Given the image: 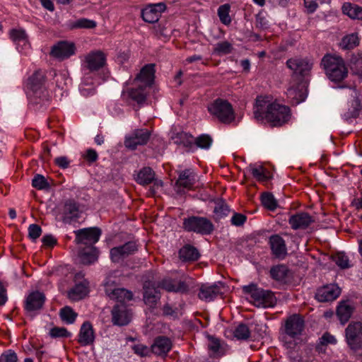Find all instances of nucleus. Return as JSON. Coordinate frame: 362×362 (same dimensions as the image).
Listing matches in <instances>:
<instances>
[{
    "label": "nucleus",
    "mask_w": 362,
    "mask_h": 362,
    "mask_svg": "<svg viewBox=\"0 0 362 362\" xmlns=\"http://www.w3.org/2000/svg\"><path fill=\"white\" fill-rule=\"evenodd\" d=\"M255 119L272 127H279L291 117L288 107L279 104L269 96H258L253 108Z\"/></svg>",
    "instance_id": "obj_1"
},
{
    "label": "nucleus",
    "mask_w": 362,
    "mask_h": 362,
    "mask_svg": "<svg viewBox=\"0 0 362 362\" xmlns=\"http://www.w3.org/2000/svg\"><path fill=\"white\" fill-rule=\"evenodd\" d=\"M321 64L332 81L340 82L348 75V69L340 56L326 54L322 59Z\"/></svg>",
    "instance_id": "obj_2"
},
{
    "label": "nucleus",
    "mask_w": 362,
    "mask_h": 362,
    "mask_svg": "<svg viewBox=\"0 0 362 362\" xmlns=\"http://www.w3.org/2000/svg\"><path fill=\"white\" fill-rule=\"evenodd\" d=\"M106 63L105 54L100 50L91 51L81 58V71L85 82L93 78L95 72L104 67Z\"/></svg>",
    "instance_id": "obj_3"
},
{
    "label": "nucleus",
    "mask_w": 362,
    "mask_h": 362,
    "mask_svg": "<svg viewBox=\"0 0 362 362\" xmlns=\"http://www.w3.org/2000/svg\"><path fill=\"white\" fill-rule=\"evenodd\" d=\"M243 291L250 295L251 301L257 307H273L276 304V298L271 291L259 288L255 284L243 286Z\"/></svg>",
    "instance_id": "obj_4"
},
{
    "label": "nucleus",
    "mask_w": 362,
    "mask_h": 362,
    "mask_svg": "<svg viewBox=\"0 0 362 362\" xmlns=\"http://www.w3.org/2000/svg\"><path fill=\"white\" fill-rule=\"evenodd\" d=\"M208 111L211 115L223 124H230L235 119L232 105L222 98H217L211 103L208 105Z\"/></svg>",
    "instance_id": "obj_5"
},
{
    "label": "nucleus",
    "mask_w": 362,
    "mask_h": 362,
    "mask_svg": "<svg viewBox=\"0 0 362 362\" xmlns=\"http://www.w3.org/2000/svg\"><path fill=\"white\" fill-rule=\"evenodd\" d=\"M183 228L188 232L209 235L213 231L214 226L205 217L192 216L184 219Z\"/></svg>",
    "instance_id": "obj_6"
},
{
    "label": "nucleus",
    "mask_w": 362,
    "mask_h": 362,
    "mask_svg": "<svg viewBox=\"0 0 362 362\" xmlns=\"http://www.w3.org/2000/svg\"><path fill=\"white\" fill-rule=\"evenodd\" d=\"M45 74L42 71H35L29 78L27 87L29 95L35 98L47 99V90L44 86Z\"/></svg>",
    "instance_id": "obj_7"
},
{
    "label": "nucleus",
    "mask_w": 362,
    "mask_h": 362,
    "mask_svg": "<svg viewBox=\"0 0 362 362\" xmlns=\"http://www.w3.org/2000/svg\"><path fill=\"white\" fill-rule=\"evenodd\" d=\"M287 67L296 76H308L313 66V60L308 57H295L287 60Z\"/></svg>",
    "instance_id": "obj_8"
},
{
    "label": "nucleus",
    "mask_w": 362,
    "mask_h": 362,
    "mask_svg": "<svg viewBox=\"0 0 362 362\" xmlns=\"http://www.w3.org/2000/svg\"><path fill=\"white\" fill-rule=\"evenodd\" d=\"M347 344L351 349H359L362 347V323L351 322L345 329Z\"/></svg>",
    "instance_id": "obj_9"
},
{
    "label": "nucleus",
    "mask_w": 362,
    "mask_h": 362,
    "mask_svg": "<svg viewBox=\"0 0 362 362\" xmlns=\"http://www.w3.org/2000/svg\"><path fill=\"white\" fill-rule=\"evenodd\" d=\"M151 136V132L146 129H137L126 136L124 145L127 148L134 150L138 146L147 144Z\"/></svg>",
    "instance_id": "obj_10"
},
{
    "label": "nucleus",
    "mask_w": 362,
    "mask_h": 362,
    "mask_svg": "<svg viewBox=\"0 0 362 362\" xmlns=\"http://www.w3.org/2000/svg\"><path fill=\"white\" fill-rule=\"evenodd\" d=\"M45 301V296L42 293L32 292L25 298V310L29 315L33 316L42 308Z\"/></svg>",
    "instance_id": "obj_11"
},
{
    "label": "nucleus",
    "mask_w": 362,
    "mask_h": 362,
    "mask_svg": "<svg viewBox=\"0 0 362 362\" xmlns=\"http://www.w3.org/2000/svg\"><path fill=\"white\" fill-rule=\"evenodd\" d=\"M76 242L84 245H93L100 237L101 230L98 228H87L74 231Z\"/></svg>",
    "instance_id": "obj_12"
},
{
    "label": "nucleus",
    "mask_w": 362,
    "mask_h": 362,
    "mask_svg": "<svg viewBox=\"0 0 362 362\" xmlns=\"http://www.w3.org/2000/svg\"><path fill=\"white\" fill-rule=\"evenodd\" d=\"M76 47L73 42L61 41L54 45L51 50V55L59 59L64 60L75 54Z\"/></svg>",
    "instance_id": "obj_13"
},
{
    "label": "nucleus",
    "mask_w": 362,
    "mask_h": 362,
    "mask_svg": "<svg viewBox=\"0 0 362 362\" xmlns=\"http://www.w3.org/2000/svg\"><path fill=\"white\" fill-rule=\"evenodd\" d=\"M132 313L124 304H117L112 310V322L118 326H124L129 323Z\"/></svg>",
    "instance_id": "obj_14"
},
{
    "label": "nucleus",
    "mask_w": 362,
    "mask_h": 362,
    "mask_svg": "<svg viewBox=\"0 0 362 362\" xmlns=\"http://www.w3.org/2000/svg\"><path fill=\"white\" fill-rule=\"evenodd\" d=\"M137 247L134 242H128L123 245L115 247L110 250V257L114 262H120L129 255L136 251Z\"/></svg>",
    "instance_id": "obj_15"
},
{
    "label": "nucleus",
    "mask_w": 362,
    "mask_h": 362,
    "mask_svg": "<svg viewBox=\"0 0 362 362\" xmlns=\"http://www.w3.org/2000/svg\"><path fill=\"white\" fill-rule=\"evenodd\" d=\"M304 327V321L298 315H293L288 317L285 323L286 334L291 338L299 336Z\"/></svg>",
    "instance_id": "obj_16"
},
{
    "label": "nucleus",
    "mask_w": 362,
    "mask_h": 362,
    "mask_svg": "<svg viewBox=\"0 0 362 362\" xmlns=\"http://www.w3.org/2000/svg\"><path fill=\"white\" fill-rule=\"evenodd\" d=\"M166 8L163 3L149 4L141 11V16L144 21L153 23L159 20L160 14Z\"/></svg>",
    "instance_id": "obj_17"
},
{
    "label": "nucleus",
    "mask_w": 362,
    "mask_h": 362,
    "mask_svg": "<svg viewBox=\"0 0 362 362\" xmlns=\"http://www.w3.org/2000/svg\"><path fill=\"white\" fill-rule=\"evenodd\" d=\"M105 293L107 296L110 299L121 303V304H124V303L131 300L133 298L132 293L125 288H113L109 283L105 284Z\"/></svg>",
    "instance_id": "obj_18"
},
{
    "label": "nucleus",
    "mask_w": 362,
    "mask_h": 362,
    "mask_svg": "<svg viewBox=\"0 0 362 362\" xmlns=\"http://www.w3.org/2000/svg\"><path fill=\"white\" fill-rule=\"evenodd\" d=\"M339 294L340 288L337 285L328 284L317 289L315 298L320 302H328L335 300Z\"/></svg>",
    "instance_id": "obj_19"
},
{
    "label": "nucleus",
    "mask_w": 362,
    "mask_h": 362,
    "mask_svg": "<svg viewBox=\"0 0 362 362\" xmlns=\"http://www.w3.org/2000/svg\"><path fill=\"white\" fill-rule=\"evenodd\" d=\"M313 222V218L306 212L296 213L288 219V223L293 230L306 229Z\"/></svg>",
    "instance_id": "obj_20"
},
{
    "label": "nucleus",
    "mask_w": 362,
    "mask_h": 362,
    "mask_svg": "<svg viewBox=\"0 0 362 362\" xmlns=\"http://www.w3.org/2000/svg\"><path fill=\"white\" fill-rule=\"evenodd\" d=\"M349 95L351 98V108L344 113L342 115L344 120L349 122L354 118H356L359 115V112L361 108V101L358 100V93L354 88H349Z\"/></svg>",
    "instance_id": "obj_21"
},
{
    "label": "nucleus",
    "mask_w": 362,
    "mask_h": 362,
    "mask_svg": "<svg viewBox=\"0 0 362 362\" xmlns=\"http://www.w3.org/2000/svg\"><path fill=\"white\" fill-rule=\"evenodd\" d=\"M155 69L154 64L145 65L134 79V83H139L145 87L150 86L154 80Z\"/></svg>",
    "instance_id": "obj_22"
},
{
    "label": "nucleus",
    "mask_w": 362,
    "mask_h": 362,
    "mask_svg": "<svg viewBox=\"0 0 362 362\" xmlns=\"http://www.w3.org/2000/svg\"><path fill=\"white\" fill-rule=\"evenodd\" d=\"M158 286L155 283L146 281L144 284V300L150 307L156 305L160 299Z\"/></svg>",
    "instance_id": "obj_23"
},
{
    "label": "nucleus",
    "mask_w": 362,
    "mask_h": 362,
    "mask_svg": "<svg viewBox=\"0 0 362 362\" xmlns=\"http://www.w3.org/2000/svg\"><path fill=\"white\" fill-rule=\"evenodd\" d=\"M10 38L15 43L19 52H26L30 49L28 36L25 30L21 29H13L10 31Z\"/></svg>",
    "instance_id": "obj_24"
},
{
    "label": "nucleus",
    "mask_w": 362,
    "mask_h": 362,
    "mask_svg": "<svg viewBox=\"0 0 362 362\" xmlns=\"http://www.w3.org/2000/svg\"><path fill=\"white\" fill-rule=\"evenodd\" d=\"M95 340V334L92 325L89 322H85L81 327L78 333V342L81 346L92 344Z\"/></svg>",
    "instance_id": "obj_25"
},
{
    "label": "nucleus",
    "mask_w": 362,
    "mask_h": 362,
    "mask_svg": "<svg viewBox=\"0 0 362 362\" xmlns=\"http://www.w3.org/2000/svg\"><path fill=\"white\" fill-rule=\"evenodd\" d=\"M88 282L86 279H83L78 283H76L68 293L69 298L74 301H78L85 298L88 292Z\"/></svg>",
    "instance_id": "obj_26"
},
{
    "label": "nucleus",
    "mask_w": 362,
    "mask_h": 362,
    "mask_svg": "<svg viewBox=\"0 0 362 362\" xmlns=\"http://www.w3.org/2000/svg\"><path fill=\"white\" fill-rule=\"evenodd\" d=\"M172 348V341L166 337L160 336L155 339L151 345V351L153 354L163 356L167 354Z\"/></svg>",
    "instance_id": "obj_27"
},
{
    "label": "nucleus",
    "mask_w": 362,
    "mask_h": 362,
    "mask_svg": "<svg viewBox=\"0 0 362 362\" xmlns=\"http://www.w3.org/2000/svg\"><path fill=\"white\" fill-rule=\"evenodd\" d=\"M171 139L177 145H182L189 151H194V139L191 134L185 132H173Z\"/></svg>",
    "instance_id": "obj_28"
},
{
    "label": "nucleus",
    "mask_w": 362,
    "mask_h": 362,
    "mask_svg": "<svg viewBox=\"0 0 362 362\" xmlns=\"http://www.w3.org/2000/svg\"><path fill=\"white\" fill-rule=\"evenodd\" d=\"M158 286L169 292L185 293L188 290V286L185 281H176L169 279H163Z\"/></svg>",
    "instance_id": "obj_29"
},
{
    "label": "nucleus",
    "mask_w": 362,
    "mask_h": 362,
    "mask_svg": "<svg viewBox=\"0 0 362 362\" xmlns=\"http://www.w3.org/2000/svg\"><path fill=\"white\" fill-rule=\"evenodd\" d=\"M269 243L273 254L277 257H284L287 253L284 240L279 235L270 237Z\"/></svg>",
    "instance_id": "obj_30"
},
{
    "label": "nucleus",
    "mask_w": 362,
    "mask_h": 362,
    "mask_svg": "<svg viewBox=\"0 0 362 362\" xmlns=\"http://www.w3.org/2000/svg\"><path fill=\"white\" fill-rule=\"evenodd\" d=\"M220 293V288L216 284L202 285L198 296L201 300L209 302L213 300Z\"/></svg>",
    "instance_id": "obj_31"
},
{
    "label": "nucleus",
    "mask_w": 362,
    "mask_h": 362,
    "mask_svg": "<svg viewBox=\"0 0 362 362\" xmlns=\"http://www.w3.org/2000/svg\"><path fill=\"white\" fill-rule=\"evenodd\" d=\"M354 308L349 301H341L337 308V315L342 325L346 323L350 319Z\"/></svg>",
    "instance_id": "obj_32"
},
{
    "label": "nucleus",
    "mask_w": 362,
    "mask_h": 362,
    "mask_svg": "<svg viewBox=\"0 0 362 362\" xmlns=\"http://www.w3.org/2000/svg\"><path fill=\"white\" fill-rule=\"evenodd\" d=\"M196 181V174L192 169H186L179 174L176 184L184 188L190 189Z\"/></svg>",
    "instance_id": "obj_33"
},
{
    "label": "nucleus",
    "mask_w": 362,
    "mask_h": 362,
    "mask_svg": "<svg viewBox=\"0 0 362 362\" xmlns=\"http://www.w3.org/2000/svg\"><path fill=\"white\" fill-rule=\"evenodd\" d=\"M341 9L343 13L350 18L362 20V7L350 2H345L343 4Z\"/></svg>",
    "instance_id": "obj_34"
},
{
    "label": "nucleus",
    "mask_w": 362,
    "mask_h": 362,
    "mask_svg": "<svg viewBox=\"0 0 362 362\" xmlns=\"http://www.w3.org/2000/svg\"><path fill=\"white\" fill-rule=\"evenodd\" d=\"M80 261L83 264H91L95 262L98 258V250L92 247L83 250L79 255Z\"/></svg>",
    "instance_id": "obj_35"
},
{
    "label": "nucleus",
    "mask_w": 362,
    "mask_h": 362,
    "mask_svg": "<svg viewBox=\"0 0 362 362\" xmlns=\"http://www.w3.org/2000/svg\"><path fill=\"white\" fill-rule=\"evenodd\" d=\"M179 256L183 261H195L199 258V253L194 246L186 245L180 250Z\"/></svg>",
    "instance_id": "obj_36"
},
{
    "label": "nucleus",
    "mask_w": 362,
    "mask_h": 362,
    "mask_svg": "<svg viewBox=\"0 0 362 362\" xmlns=\"http://www.w3.org/2000/svg\"><path fill=\"white\" fill-rule=\"evenodd\" d=\"M134 84L136 85L138 87L132 88L129 91V96L138 104H144L146 101L147 95L146 91V87L139 83Z\"/></svg>",
    "instance_id": "obj_37"
},
{
    "label": "nucleus",
    "mask_w": 362,
    "mask_h": 362,
    "mask_svg": "<svg viewBox=\"0 0 362 362\" xmlns=\"http://www.w3.org/2000/svg\"><path fill=\"white\" fill-rule=\"evenodd\" d=\"M287 97L291 100L293 105H298L305 99V94L303 88L290 87L287 90Z\"/></svg>",
    "instance_id": "obj_38"
},
{
    "label": "nucleus",
    "mask_w": 362,
    "mask_h": 362,
    "mask_svg": "<svg viewBox=\"0 0 362 362\" xmlns=\"http://www.w3.org/2000/svg\"><path fill=\"white\" fill-rule=\"evenodd\" d=\"M359 44V37L357 33L346 35L342 37L339 47L344 50H349L355 48Z\"/></svg>",
    "instance_id": "obj_39"
},
{
    "label": "nucleus",
    "mask_w": 362,
    "mask_h": 362,
    "mask_svg": "<svg viewBox=\"0 0 362 362\" xmlns=\"http://www.w3.org/2000/svg\"><path fill=\"white\" fill-rule=\"evenodd\" d=\"M155 173L149 167L142 168L136 178V182L141 185H147L154 180Z\"/></svg>",
    "instance_id": "obj_40"
},
{
    "label": "nucleus",
    "mask_w": 362,
    "mask_h": 362,
    "mask_svg": "<svg viewBox=\"0 0 362 362\" xmlns=\"http://www.w3.org/2000/svg\"><path fill=\"white\" fill-rule=\"evenodd\" d=\"M207 346L210 354L214 356H219L223 354L224 348L220 340L216 337L209 336Z\"/></svg>",
    "instance_id": "obj_41"
},
{
    "label": "nucleus",
    "mask_w": 362,
    "mask_h": 362,
    "mask_svg": "<svg viewBox=\"0 0 362 362\" xmlns=\"http://www.w3.org/2000/svg\"><path fill=\"white\" fill-rule=\"evenodd\" d=\"M247 170L259 181H267L270 177L268 171L262 165L250 164L247 167Z\"/></svg>",
    "instance_id": "obj_42"
},
{
    "label": "nucleus",
    "mask_w": 362,
    "mask_h": 362,
    "mask_svg": "<svg viewBox=\"0 0 362 362\" xmlns=\"http://www.w3.org/2000/svg\"><path fill=\"white\" fill-rule=\"evenodd\" d=\"M64 220H72L79 217L78 206L74 202L69 201L64 205Z\"/></svg>",
    "instance_id": "obj_43"
},
{
    "label": "nucleus",
    "mask_w": 362,
    "mask_h": 362,
    "mask_svg": "<svg viewBox=\"0 0 362 362\" xmlns=\"http://www.w3.org/2000/svg\"><path fill=\"white\" fill-rule=\"evenodd\" d=\"M288 272V268L284 264L274 266L270 269V274L272 279L279 281H284L287 277Z\"/></svg>",
    "instance_id": "obj_44"
},
{
    "label": "nucleus",
    "mask_w": 362,
    "mask_h": 362,
    "mask_svg": "<svg viewBox=\"0 0 362 362\" xmlns=\"http://www.w3.org/2000/svg\"><path fill=\"white\" fill-rule=\"evenodd\" d=\"M233 49V45L228 41L224 40L214 45L213 53L218 56H222L231 53Z\"/></svg>",
    "instance_id": "obj_45"
},
{
    "label": "nucleus",
    "mask_w": 362,
    "mask_h": 362,
    "mask_svg": "<svg viewBox=\"0 0 362 362\" xmlns=\"http://www.w3.org/2000/svg\"><path fill=\"white\" fill-rule=\"evenodd\" d=\"M96 25L97 23L95 21L85 18L77 19L70 23V28L71 29H93L95 28Z\"/></svg>",
    "instance_id": "obj_46"
},
{
    "label": "nucleus",
    "mask_w": 362,
    "mask_h": 362,
    "mask_svg": "<svg viewBox=\"0 0 362 362\" xmlns=\"http://www.w3.org/2000/svg\"><path fill=\"white\" fill-rule=\"evenodd\" d=\"M230 209L228 206L223 202L216 203L214 209V218L220 220L228 215Z\"/></svg>",
    "instance_id": "obj_47"
},
{
    "label": "nucleus",
    "mask_w": 362,
    "mask_h": 362,
    "mask_svg": "<svg viewBox=\"0 0 362 362\" xmlns=\"http://www.w3.org/2000/svg\"><path fill=\"white\" fill-rule=\"evenodd\" d=\"M77 314L70 307H64L60 310V317L66 324H72L76 320Z\"/></svg>",
    "instance_id": "obj_48"
},
{
    "label": "nucleus",
    "mask_w": 362,
    "mask_h": 362,
    "mask_svg": "<svg viewBox=\"0 0 362 362\" xmlns=\"http://www.w3.org/2000/svg\"><path fill=\"white\" fill-rule=\"evenodd\" d=\"M93 85V78L88 79V82H85L84 75H83L82 81L80 84L79 90L83 96H90L95 93Z\"/></svg>",
    "instance_id": "obj_49"
},
{
    "label": "nucleus",
    "mask_w": 362,
    "mask_h": 362,
    "mask_svg": "<svg viewBox=\"0 0 362 362\" xmlns=\"http://www.w3.org/2000/svg\"><path fill=\"white\" fill-rule=\"evenodd\" d=\"M212 139L207 134H202L194 139V150L198 147L202 149H209L212 144Z\"/></svg>",
    "instance_id": "obj_50"
},
{
    "label": "nucleus",
    "mask_w": 362,
    "mask_h": 362,
    "mask_svg": "<svg viewBox=\"0 0 362 362\" xmlns=\"http://www.w3.org/2000/svg\"><path fill=\"white\" fill-rule=\"evenodd\" d=\"M234 337L239 340H246L250 336V331L245 324L238 325L233 332Z\"/></svg>",
    "instance_id": "obj_51"
},
{
    "label": "nucleus",
    "mask_w": 362,
    "mask_h": 362,
    "mask_svg": "<svg viewBox=\"0 0 362 362\" xmlns=\"http://www.w3.org/2000/svg\"><path fill=\"white\" fill-rule=\"evenodd\" d=\"M335 264L341 269H347L351 267L347 255L344 252H338L332 257Z\"/></svg>",
    "instance_id": "obj_52"
},
{
    "label": "nucleus",
    "mask_w": 362,
    "mask_h": 362,
    "mask_svg": "<svg viewBox=\"0 0 362 362\" xmlns=\"http://www.w3.org/2000/svg\"><path fill=\"white\" fill-rule=\"evenodd\" d=\"M229 11L230 6L228 4L221 5L218 9V15L220 21L225 25H228L231 22Z\"/></svg>",
    "instance_id": "obj_53"
},
{
    "label": "nucleus",
    "mask_w": 362,
    "mask_h": 362,
    "mask_svg": "<svg viewBox=\"0 0 362 362\" xmlns=\"http://www.w3.org/2000/svg\"><path fill=\"white\" fill-rule=\"evenodd\" d=\"M262 204L266 208L269 210H274L276 206V201L274 199V196L270 193H264L261 197Z\"/></svg>",
    "instance_id": "obj_54"
},
{
    "label": "nucleus",
    "mask_w": 362,
    "mask_h": 362,
    "mask_svg": "<svg viewBox=\"0 0 362 362\" xmlns=\"http://www.w3.org/2000/svg\"><path fill=\"white\" fill-rule=\"evenodd\" d=\"M33 187L42 190L49 187V184L45 177L41 175H36L32 180Z\"/></svg>",
    "instance_id": "obj_55"
},
{
    "label": "nucleus",
    "mask_w": 362,
    "mask_h": 362,
    "mask_svg": "<svg viewBox=\"0 0 362 362\" xmlns=\"http://www.w3.org/2000/svg\"><path fill=\"white\" fill-rule=\"evenodd\" d=\"M331 0H304V5L309 13L315 12L319 4H329Z\"/></svg>",
    "instance_id": "obj_56"
},
{
    "label": "nucleus",
    "mask_w": 362,
    "mask_h": 362,
    "mask_svg": "<svg viewBox=\"0 0 362 362\" xmlns=\"http://www.w3.org/2000/svg\"><path fill=\"white\" fill-rule=\"evenodd\" d=\"M28 237L33 241H36V240L42 234V228L37 224H30L28 227Z\"/></svg>",
    "instance_id": "obj_57"
},
{
    "label": "nucleus",
    "mask_w": 362,
    "mask_h": 362,
    "mask_svg": "<svg viewBox=\"0 0 362 362\" xmlns=\"http://www.w3.org/2000/svg\"><path fill=\"white\" fill-rule=\"evenodd\" d=\"M336 343L337 339L334 336L326 332L319 339V344L317 348L320 349V346L327 345L329 344H335Z\"/></svg>",
    "instance_id": "obj_58"
},
{
    "label": "nucleus",
    "mask_w": 362,
    "mask_h": 362,
    "mask_svg": "<svg viewBox=\"0 0 362 362\" xmlns=\"http://www.w3.org/2000/svg\"><path fill=\"white\" fill-rule=\"evenodd\" d=\"M49 334L52 337H67L71 334L64 327H54L50 329Z\"/></svg>",
    "instance_id": "obj_59"
},
{
    "label": "nucleus",
    "mask_w": 362,
    "mask_h": 362,
    "mask_svg": "<svg viewBox=\"0 0 362 362\" xmlns=\"http://www.w3.org/2000/svg\"><path fill=\"white\" fill-rule=\"evenodd\" d=\"M1 362H17V354L12 350H8L1 355Z\"/></svg>",
    "instance_id": "obj_60"
},
{
    "label": "nucleus",
    "mask_w": 362,
    "mask_h": 362,
    "mask_svg": "<svg viewBox=\"0 0 362 362\" xmlns=\"http://www.w3.org/2000/svg\"><path fill=\"white\" fill-rule=\"evenodd\" d=\"M247 218L245 215L242 214L234 213L233 216L231 217V223L235 226H241L246 221Z\"/></svg>",
    "instance_id": "obj_61"
},
{
    "label": "nucleus",
    "mask_w": 362,
    "mask_h": 362,
    "mask_svg": "<svg viewBox=\"0 0 362 362\" xmlns=\"http://www.w3.org/2000/svg\"><path fill=\"white\" fill-rule=\"evenodd\" d=\"M256 25L262 30H264L269 27L268 21L262 13H259L256 16Z\"/></svg>",
    "instance_id": "obj_62"
},
{
    "label": "nucleus",
    "mask_w": 362,
    "mask_h": 362,
    "mask_svg": "<svg viewBox=\"0 0 362 362\" xmlns=\"http://www.w3.org/2000/svg\"><path fill=\"white\" fill-rule=\"evenodd\" d=\"M133 350L134 351V353L141 356H146L148 355L149 352L148 348L143 344H136L133 346Z\"/></svg>",
    "instance_id": "obj_63"
},
{
    "label": "nucleus",
    "mask_w": 362,
    "mask_h": 362,
    "mask_svg": "<svg viewBox=\"0 0 362 362\" xmlns=\"http://www.w3.org/2000/svg\"><path fill=\"white\" fill-rule=\"evenodd\" d=\"M42 241L45 246L53 247L57 244V240L52 235H45L43 236Z\"/></svg>",
    "instance_id": "obj_64"
}]
</instances>
